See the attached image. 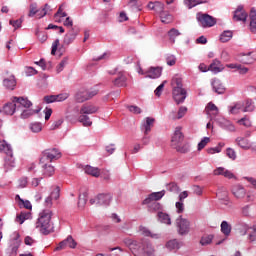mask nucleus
<instances>
[{
	"label": "nucleus",
	"mask_w": 256,
	"mask_h": 256,
	"mask_svg": "<svg viewBox=\"0 0 256 256\" xmlns=\"http://www.w3.org/2000/svg\"><path fill=\"white\" fill-rule=\"evenodd\" d=\"M242 107H243V105L237 103L230 108V113L232 115H237V113H239V111H241Z\"/></svg>",
	"instance_id": "63"
},
{
	"label": "nucleus",
	"mask_w": 256,
	"mask_h": 256,
	"mask_svg": "<svg viewBox=\"0 0 256 256\" xmlns=\"http://www.w3.org/2000/svg\"><path fill=\"white\" fill-rule=\"evenodd\" d=\"M248 14L243 9V6H238L237 9L234 11L233 19L234 21H247Z\"/></svg>",
	"instance_id": "14"
},
{
	"label": "nucleus",
	"mask_w": 256,
	"mask_h": 256,
	"mask_svg": "<svg viewBox=\"0 0 256 256\" xmlns=\"http://www.w3.org/2000/svg\"><path fill=\"white\" fill-rule=\"evenodd\" d=\"M209 141H211V138H209V137H204V138L198 143L197 150H198V151H203V149H205V147H207V144L209 143Z\"/></svg>",
	"instance_id": "54"
},
{
	"label": "nucleus",
	"mask_w": 256,
	"mask_h": 256,
	"mask_svg": "<svg viewBox=\"0 0 256 256\" xmlns=\"http://www.w3.org/2000/svg\"><path fill=\"white\" fill-rule=\"evenodd\" d=\"M183 128L181 126H177L175 128L174 134L172 136V145L175 147L176 145H179V143H183V139H185V136L183 135V132L181 131Z\"/></svg>",
	"instance_id": "12"
},
{
	"label": "nucleus",
	"mask_w": 256,
	"mask_h": 256,
	"mask_svg": "<svg viewBox=\"0 0 256 256\" xmlns=\"http://www.w3.org/2000/svg\"><path fill=\"white\" fill-rule=\"evenodd\" d=\"M43 127L41 126V123L39 122H35L30 124V130L32 131V133H40V131H42Z\"/></svg>",
	"instance_id": "56"
},
{
	"label": "nucleus",
	"mask_w": 256,
	"mask_h": 256,
	"mask_svg": "<svg viewBox=\"0 0 256 256\" xmlns=\"http://www.w3.org/2000/svg\"><path fill=\"white\" fill-rule=\"evenodd\" d=\"M166 248L169 249V251H175V249L181 248V243L179 240L173 239L166 243Z\"/></svg>",
	"instance_id": "39"
},
{
	"label": "nucleus",
	"mask_w": 256,
	"mask_h": 256,
	"mask_svg": "<svg viewBox=\"0 0 256 256\" xmlns=\"http://www.w3.org/2000/svg\"><path fill=\"white\" fill-rule=\"evenodd\" d=\"M166 189L167 191H169L170 193H174L175 195H177V193L181 191V189L179 188V185H177V183L175 182H171L167 184Z\"/></svg>",
	"instance_id": "51"
},
{
	"label": "nucleus",
	"mask_w": 256,
	"mask_h": 256,
	"mask_svg": "<svg viewBox=\"0 0 256 256\" xmlns=\"http://www.w3.org/2000/svg\"><path fill=\"white\" fill-rule=\"evenodd\" d=\"M17 251H19V245H11L6 249V256H17Z\"/></svg>",
	"instance_id": "52"
},
{
	"label": "nucleus",
	"mask_w": 256,
	"mask_h": 256,
	"mask_svg": "<svg viewBox=\"0 0 256 256\" xmlns=\"http://www.w3.org/2000/svg\"><path fill=\"white\" fill-rule=\"evenodd\" d=\"M126 245H128L131 253H133L134 256L139 255L143 251V243L138 242L136 240H126Z\"/></svg>",
	"instance_id": "10"
},
{
	"label": "nucleus",
	"mask_w": 256,
	"mask_h": 256,
	"mask_svg": "<svg viewBox=\"0 0 256 256\" xmlns=\"http://www.w3.org/2000/svg\"><path fill=\"white\" fill-rule=\"evenodd\" d=\"M12 101L13 103L16 104L17 111H23V109H29V107L33 105V103L29 101V99L23 98V97L15 96L12 98Z\"/></svg>",
	"instance_id": "8"
},
{
	"label": "nucleus",
	"mask_w": 256,
	"mask_h": 256,
	"mask_svg": "<svg viewBox=\"0 0 256 256\" xmlns=\"http://www.w3.org/2000/svg\"><path fill=\"white\" fill-rule=\"evenodd\" d=\"M249 229L251 230L248 235L249 241H256V226L249 228V226L247 224H245L244 231L242 232V235H247V231H249Z\"/></svg>",
	"instance_id": "27"
},
{
	"label": "nucleus",
	"mask_w": 256,
	"mask_h": 256,
	"mask_svg": "<svg viewBox=\"0 0 256 256\" xmlns=\"http://www.w3.org/2000/svg\"><path fill=\"white\" fill-rule=\"evenodd\" d=\"M15 111H17V105L12 100V102L6 103L3 106L2 110H0V113H4V115H13Z\"/></svg>",
	"instance_id": "18"
},
{
	"label": "nucleus",
	"mask_w": 256,
	"mask_h": 256,
	"mask_svg": "<svg viewBox=\"0 0 256 256\" xmlns=\"http://www.w3.org/2000/svg\"><path fill=\"white\" fill-rule=\"evenodd\" d=\"M53 212L46 209L39 213L38 220L36 222V229H39L42 235H49L53 231V223L51 222Z\"/></svg>",
	"instance_id": "1"
},
{
	"label": "nucleus",
	"mask_w": 256,
	"mask_h": 256,
	"mask_svg": "<svg viewBox=\"0 0 256 256\" xmlns=\"http://www.w3.org/2000/svg\"><path fill=\"white\" fill-rule=\"evenodd\" d=\"M226 155L227 157H229V159H232V161H235V159H237V153L233 148H227Z\"/></svg>",
	"instance_id": "61"
},
{
	"label": "nucleus",
	"mask_w": 256,
	"mask_h": 256,
	"mask_svg": "<svg viewBox=\"0 0 256 256\" xmlns=\"http://www.w3.org/2000/svg\"><path fill=\"white\" fill-rule=\"evenodd\" d=\"M97 93V90H87L85 88H82L75 94V101L76 103H85V101L93 99V97H95Z\"/></svg>",
	"instance_id": "5"
},
{
	"label": "nucleus",
	"mask_w": 256,
	"mask_h": 256,
	"mask_svg": "<svg viewBox=\"0 0 256 256\" xmlns=\"http://www.w3.org/2000/svg\"><path fill=\"white\" fill-rule=\"evenodd\" d=\"M40 14H41V11L37 10V4H31L28 17H35V15H38L39 17Z\"/></svg>",
	"instance_id": "55"
},
{
	"label": "nucleus",
	"mask_w": 256,
	"mask_h": 256,
	"mask_svg": "<svg viewBox=\"0 0 256 256\" xmlns=\"http://www.w3.org/2000/svg\"><path fill=\"white\" fill-rule=\"evenodd\" d=\"M174 148L176 149V151L178 153H189V151H191V145L189 143H184V144H177L176 146H174Z\"/></svg>",
	"instance_id": "36"
},
{
	"label": "nucleus",
	"mask_w": 256,
	"mask_h": 256,
	"mask_svg": "<svg viewBox=\"0 0 256 256\" xmlns=\"http://www.w3.org/2000/svg\"><path fill=\"white\" fill-rule=\"evenodd\" d=\"M185 115H187V107L181 106L178 110L177 115H175V114L171 115V119L176 121V119H183V117H185Z\"/></svg>",
	"instance_id": "43"
},
{
	"label": "nucleus",
	"mask_w": 256,
	"mask_h": 256,
	"mask_svg": "<svg viewBox=\"0 0 256 256\" xmlns=\"http://www.w3.org/2000/svg\"><path fill=\"white\" fill-rule=\"evenodd\" d=\"M223 69V64H221L219 59H214L213 62L209 65V71L215 74L221 73Z\"/></svg>",
	"instance_id": "24"
},
{
	"label": "nucleus",
	"mask_w": 256,
	"mask_h": 256,
	"mask_svg": "<svg viewBox=\"0 0 256 256\" xmlns=\"http://www.w3.org/2000/svg\"><path fill=\"white\" fill-rule=\"evenodd\" d=\"M66 247H70V249H75L77 247V242H75L73 236H68L67 239L60 242L55 248V251H61V249H65Z\"/></svg>",
	"instance_id": "11"
},
{
	"label": "nucleus",
	"mask_w": 256,
	"mask_h": 256,
	"mask_svg": "<svg viewBox=\"0 0 256 256\" xmlns=\"http://www.w3.org/2000/svg\"><path fill=\"white\" fill-rule=\"evenodd\" d=\"M61 151L57 148H49L42 152L40 163H53L57 159H61Z\"/></svg>",
	"instance_id": "4"
},
{
	"label": "nucleus",
	"mask_w": 256,
	"mask_h": 256,
	"mask_svg": "<svg viewBox=\"0 0 256 256\" xmlns=\"http://www.w3.org/2000/svg\"><path fill=\"white\" fill-rule=\"evenodd\" d=\"M3 86L10 91H13L17 87V80L14 75L9 76L3 80Z\"/></svg>",
	"instance_id": "21"
},
{
	"label": "nucleus",
	"mask_w": 256,
	"mask_h": 256,
	"mask_svg": "<svg viewBox=\"0 0 256 256\" xmlns=\"http://www.w3.org/2000/svg\"><path fill=\"white\" fill-rule=\"evenodd\" d=\"M0 153H5L6 157L4 159V169L5 171H10L15 167V158H13V147L7 141H0Z\"/></svg>",
	"instance_id": "3"
},
{
	"label": "nucleus",
	"mask_w": 256,
	"mask_h": 256,
	"mask_svg": "<svg viewBox=\"0 0 256 256\" xmlns=\"http://www.w3.org/2000/svg\"><path fill=\"white\" fill-rule=\"evenodd\" d=\"M219 126L222 129H225V131L235 132V125L233 123L225 118H222L218 121Z\"/></svg>",
	"instance_id": "23"
},
{
	"label": "nucleus",
	"mask_w": 256,
	"mask_h": 256,
	"mask_svg": "<svg viewBox=\"0 0 256 256\" xmlns=\"http://www.w3.org/2000/svg\"><path fill=\"white\" fill-rule=\"evenodd\" d=\"M139 230H140L141 234L144 235V237H151V239H160L161 238L160 234L151 232V230H149L147 227L140 226Z\"/></svg>",
	"instance_id": "26"
},
{
	"label": "nucleus",
	"mask_w": 256,
	"mask_h": 256,
	"mask_svg": "<svg viewBox=\"0 0 256 256\" xmlns=\"http://www.w3.org/2000/svg\"><path fill=\"white\" fill-rule=\"evenodd\" d=\"M18 204L19 207H24V209H33V205H31V202L29 200L20 199V202Z\"/></svg>",
	"instance_id": "59"
},
{
	"label": "nucleus",
	"mask_w": 256,
	"mask_h": 256,
	"mask_svg": "<svg viewBox=\"0 0 256 256\" xmlns=\"http://www.w3.org/2000/svg\"><path fill=\"white\" fill-rule=\"evenodd\" d=\"M172 85V95L175 103L180 105V103H185L187 99V90L183 88V79L179 75H175L171 80Z\"/></svg>",
	"instance_id": "2"
},
{
	"label": "nucleus",
	"mask_w": 256,
	"mask_h": 256,
	"mask_svg": "<svg viewBox=\"0 0 256 256\" xmlns=\"http://www.w3.org/2000/svg\"><path fill=\"white\" fill-rule=\"evenodd\" d=\"M205 111L210 118H211V112H212V115H214V117H217V115H219V108H217V106L212 102L208 103Z\"/></svg>",
	"instance_id": "31"
},
{
	"label": "nucleus",
	"mask_w": 256,
	"mask_h": 256,
	"mask_svg": "<svg viewBox=\"0 0 256 256\" xmlns=\"http://www.w3.org/2000/svg\"><path fill=\"white\" fill-rule=\"evenodd\" d=\"M79 123H82L83 127H91L93 125V122L89 118V116L85 114H81L78 118Z\"/></svg>",
	"instance_id": "42"
},
{
	"label": "nucleus",
	"mask_w": 256,
	"mask_h": 256,
	"mask_svg": "<svg viewBox=\"0 0 256 256\" xmlns=\"http://www.w3.org/2000/svg\"><path fill=\"white\" fill-rule=\"evenodd\" d=\"M221 232L223 233V235H225V237H229L231 235V224H229V222L227 221H222L221 225Z\"/></svg>",
	"instance_id": "38"
},
{
	"label": "nucleus",
	"mask_w": 256,
	"mask_h": 256,
	"mask_svg": "<svg viewBox=\"0 0 256 256\" xmlns=\"http://www.w3.org/2000/svg\"><path fill=\"white\" fill-rule=\"evenodd\" d=\"M44 101L49 104V103H57V96L56 95H48L44 97Z\"/></svg>",
	"instance_id": "64"
},
{
	"label": "nucleus",
	"mask_w": 256,
	"mask_h": 256,
	"mask_svg": "<svg viewBox=\"0 0 256 256\" xmlns=\"http://www.w3.org/2000/svg\"><path fill=\"white\" fill-rule=\"evenodd\" d=\"M205 3H207V0H184V4L188 9H193V7H197V5H203Z\"/></svg>",
	"instance_id": "40"
},
{
	"label": "nucleus",
	"mask_w": 256,
	"mask_h": 256,
	"mask_svg": "<svg viewBox=\"0 0 256 256\" xmlns=\"http://www.w3.org/2000/svg\"><path fill=\"white\" fill-rule=\"evenodd\" d=\"M179 35H181V32L175 28L170 29L168 32L169 40L171 43H175V38L179 37Z\"/></svg>",
	"instance_id": "53"
},
{
	"label": "nucleus",
	"mask_w": 256,
	"mask_h": 256,
	"mask_svg": "<svg viewBox=\"0 0 256 256\" xmlns=\"http://www.w3.org/2000/svg\"><path fill=\"white\" fill-rule=\"evenodd\" d=\"M197 21L204 29H207L208 27H215V25H217V19L209 14L198 13Z\"/></svg>",
	"instance_id": "6"
},
{
	"label": "nucleus",
	"mask_w": 256,
	"mask_h": 256,
	"mask_svg": "<svg viewBox=\"0 0 256 256\" xmlns=\"http://www.w3.org/2000/svg\"><path fill=\"white\" fill-rule=\"evenodd\" d=\"M157 217L160 223H164L165 225H171V217L169 216V214L158 212Z\"/></svg>",
	"instance_id": "37"
},
{
	"label": "nucleus",
	"mask_w": 256,
	"mask_h": 256,
	"mask_svg": "<svg viewBox=\"0 0 256 256\" xmlns=\"http://www.w3.org/2000/svg\"><path fill=\"white\" fill-rule=\"evenodd\" d=\"M84 171L87 175H91L92 177H99V175H101V170L97 167L86 166Z\"/></svg>",
	"instance_id": "35"
},
{
	"label": "nucleus",
	"mask_w": 256,
	"mask_h": 256,
	"mask_svg": "<svg viewBox=\"0 0 256 256\" xmlns=\"http://www.w3.org/2000/svg\"><path fill=\"white\" fill-rule=\"evenodd\" d=\"M153 123H155V118L146 117V122L143 124L145 135H149V132H151V128L153 127Z\"/></svg>",
	"instance_id": "33"
},
{
	"label": "nucleus",
	"mask_w": 256,
	"mask_h": 256,
	"mask_svg": "<svg viewBox=\"0 0 256 256\" xmlns=\"http://www.w3.org/2000/svg\"><path fill=\"white\" fill-rule=\"evenodd\" d=\"M69 99V93L64 92L56 95V102L61 103L63 101H67Z\"/></svg>",
	"instance_id": "60"
},
{
	"label": "nucleus",
	"mask_w": 256,
	"mask_h": 256,
	"mask_svg": "<svg viewBox=\"0 0 256 256\" xmlns=\"http://www.w3.org/2000/svg\"><path fill=\"white\" fill-rule=\"evenodd\" d=\"M21 119H29V117L35 115V113H39V110H33L29 108H24L19 110Z\"/></svg>",
	"instance_id": "32"
},
{
	"label": "nucleus",
	"mask_w": 256,
	"mask_h": 256,
	"mask_svg": "<svg viewBox=\"0 0 256 256\" xmlns=\"http://www.w3.org/2000/svg\"><path fill=\"white\" fill-rule=\"evenodd\" d=\"M239 125H243L244 127H251V120L249 117L245 116L242 119L238 120Z\"/></svg>",
	"instance_id": "62"
},
{
	"label": "nucleus",
	"mask_w": 256,
	"mask_h": 256,
	"mask_svg": "<svg viewBox=\"0 0 256 256\" xmlns=\"http://www.w3.org/2000/svg\"><path fill=\"white\" fill-rule=\"evenodd\" d=\"M160 19L163 23H165L166 25L171 23L173 21V16L167 12V11H163L161 14H160Z\"/></svg>",
	"instance_id": "45"
},
{
	"label": "nucleus",
	"mask_w": 256,
	"mask_h": 256,
	"mask_svg": "<svg viewBox=\"0 0 256 256\" xmlns=\"http://www.w3.org/2000/svg\"><path fill=\"white\" fill-rule=\"evenodd\" d=\"M163 73V68L161 67H150L146 71V77L148 79H159Z\"/></svg>",
	"instance_id": "13"
},
{
	"label": "nucleus",
	"mask_w": 256,
	"mask_h": 256,
	"mask_svg": "<svg viewBox=\"0 0 256 256\" xmlns=\"http://www.w3.org/2000/svg\"><path fill=\"white\" fill-rule=\"evenodd\" d=\"M75 39H77V31H75V28H71L64 36V44L71 45Z\"/></svg>",
	"instance_id": "25"
},
{
	"label": "nucleus",
	"mask_w": 256,
	"mask_h": 256,
	"mask_svg": "<svg viewBox=\"0 0 256 256\" xmlns=\"http://www.w3.org/2000/svg\"><path fill=\"white\" fill-rule=\"evenodd\" d=\"M250 31L251 33H256V9L251 8L250 10Z\"/></svg>",
	"instance_id": "28"
},
{
	"label": "nucleus",
	"mask_w": 256,
	"mask_h": 256,
	"mask_svg": "<svg viewBox=\"0 0 256 256\" xmlns=\"http://www.w3.org/2000/svg\"><path fill=\"white\" fill-rule=\"evenodd\" d=\"M88 196H89V194L87 192H84L79 195V198H78L79 209H83V207H85V205H87V197Z\"/></svg>",
	"instance_id": "46"
},
{
	"label": "nucleus",
	"mask_w": 256,
	"mask_h": 256,
	"mask_svg": "<svg viewBox=\"0 0 256 256\" xmlns=\"http://www.w3.org/2000/svg\"><path fill=\"white\" fill-rule=\"evenodd\" d=\"M212 241H213V235L203 236L200 240V244L203 246L210 245Z\"/></svg>",
	"instance_id": "58"
},
{
	"label": "nucleus",
	"mask_w": 256,
	"mask_h": 256,
	"mask_svg": "<svg viewBox=\"0 0 256 256\" xmlns=\"http://www.w3.org/2000/svg\"><path fill=\"white\" fill-rule=\"evenodd\" d=\"M233 39V32L226 30L220 35L221 43H227V41H231Z\"/></svg>",
	"instance_id": "47"
},
{
	"label": "nucleus",
	"mask_w": 256,
	"mask_h": 256,
	"mask_svg": "<svg viewBox=\"0 0 256 256\" xmlns=\"http://www.w3.org/2000/svg\"><path fill=\"white\" fill-rule=\"evenodd\" d=\"M224 147H225V143L220 142V143H218V145L216 147L208 148L207 153H209V155H215V153H221V151Z\"/></svg>",
	"instance_id": "48"
},
{
	"label": "nucleus",
	"mask_w": 256,
	"mask_h": 256,
	"mask_svg": "<svg viewBox=\"0 0 256 256\" xmlns=\"http://www.w3.org/2000/svg\"><path fill=\"white\" fill-rule=\"evenodd\" d=\"M40 165L43 169V175L45 177H53V175L55 174V167L51 165V162L40 163Z\"/></svg>",
	"instance_id": "17"
},
{
	"label": "nucleus",
	"mask_w": 256,
	"mask_h": 256,
	"mask_svg": "<svg viewBox=\"0 0 256 256\" xmlns=\"http://www.w3.org/2000/svg\"><path fill=\"white\" fill-rule=\"evenodd\" d=\"M176 227L179 235H189V231H191V222L183 218V216H179L176 219Z\"/></svg>",
	"instance_id": "7"
},
{
	"label": "nucleus",
	"mask_w": 256,
	"mask_h": 256,
	"mask_svg": "<svg viewBox=\"0 0 256 256\" xmlns=\"http://www.w3.org/2000/svg\"><path fill=\"white\" fill-rule=\"evenodd\" d=\"M163 197H165V190H162L159 192H153V193L149 194L148 197H146L143 200L142 205H149L153 202L161 201V199H163Z\"/></svg>",
	"instance_id": "9"
},
{
	"label": "nucleus",
	"mask_w": 256,
	"mask_h": 256,
	"mask_svg": "<svg viewBox=\"0 0 256 256\" xmlns=\"http://www.w3.org/2000/svg\"><path fill=\"white\" fill-rule=\"evenodd\" d=\"M99 111V108L95 105L84 104L80 109V115H93Z\"/></svg>",
	"instance_id": "16"
},
{
	"label": "nucleus",
	"mask_w": 256,
	"mask_h": 256,
	"mask_svg": "<svg viewBox=\"0 0 256 256\" xmlns=\"http://www.w3.org/2000/svg\"><path fill=\"white\" fill-rule=\"evenodd\" d=\"M29 217H31V213L21 212L16 216V221L17 223H20V225H23V223H25Z\"/></svg>",
	"instance_id": "49"
},
{
	"label": "nucleus",
	"mask_w": 256,
	"mask_h": 256,
	"mask_svg": "<svg viewBox=\"0 0 256 256\" xmlns=\"http://www.w3.org/2000/svg\"><path fill=\"white\" fill-rule=\"evenodd\" d=\"M113 200V196L111 194H99L97 196V205H110Z\"/></svg>",
	"instance_id": "20"
},
{
	"label": "nucleus",
	"mask_w": 256,
	"mask_h": 256,
	"mask_svg": "<svg viewBox=\"0 0 256 256\" xmlns=\"http://www.w3.org/2000/svg\"><path fill=\"white\" fill-rule=\"evenodd\" d=\"M236 143L241 147V149H245L246 151L251 149V142L247 138L238 137L236 138Z\"/></svg>",
	"instance_id": "29"
},
{
	"label": "nucleus",
	"mask_w": 256,
	"mask_h": 256,
	"mask_svg": "<svg viewBox=\"0 0 256 256\" xmlns=\"http://www.w3.org/2000/svg\"><path fill=\"white\" fill-rule=\"evenodd\" d=\"M146 205H148V211L150 213H156V211H161L162 209L161 203L159 202H151L150 204Z\"/></svg>",
	"instance_id": "50"
},
{
	"label": "nucleus",
	"mask_w": 256,
	"mask_h": 256,
	"mask_svg": "<svg viewBox=\"0 0 256 256\" xmlns=\"http://www.w3.org/2000/svg\"><path fill=\"white\" fill-rule=\"evenodd\" d=\"M166 63H167V65H169V67H173V65H175V63H177V58L173 54H168L166 56Z\"/></svg>",
	"instance_id": "57"
},
{
	"label": "nucleus",
	"mask_w": 256,
	"mask_h": 256,
	"mask_svg": "<svg viewBox=\"0 0 256 256\" xmlns=\"http://www.w3.org/2000/svg\"><path fill=\"white\" fill-rule=\"evenodd\" d=\"M141 256H155V248L153 245L146 244L142 248V255Z\"/></svg>",
	"instance_id": "34"
},
{
	"label": "nucleus",
	"mask_w": 256,
	"mask_h": 256,
	"mask_svg": "<svg viewBox=\"0 0 256 256\" xmlns=\"http://www.w3.org/2000/svg\"><path fill=\"white\" fill-rule=\"evenodd\" d=\"M217 197L221 205H225L226 207H231V201L229 200V195L227 194V192H224V197H221V193H217Z\"/></svg>",
	"instance_id": "44"
},
{
	"label": "nucleus",
	"mask_w": 256,
	"mask_h": 256,
	"mask_svg": "<svg viewBox=\"0 0 256 256\" xmlns=\"http://www.w3.org/2000/svg\"><path fill=\"white\" fill-rule=\"evenodd\" d=\"M232 194L236 199H243L247 195V191L242 185L236 184L232 186Z\"/></svg>",
	"instance_id": "15"
},
{
	"label": "nucleus",
	"mask_w": 256,
	"mask_h": 256,
	"mask_svg": "<svg viewBox=\"0 0 256 256\" xmlns=\"http://www.w3.org/2000/svg\"><path fill=\"white\" fill-rule=\"evenodd\" d=\"M148 9H151L152 11H155L156 13H159L161 15L163 11H165V4L160 1L149 2Z\"/></svg>",
	"instance_id": "19"
},
{
	"label": "nucleus",
	"mask_w": 256,
	"mask_h": 256,
	"mask_svg": "<svg viewBox=\"0 0 256 256\" xmlns=\"http://www.w3.org/2000/svg\"><path fill=\"white\" fill-rule=\"evenodd\" d=\"M212 88H213V91L218 95H223V93H225V86L219 79H214L212 81Z\"/></svg>",
	"instance_id": "22"
},
{
	"label": "nucleus",
	"mask_w": 256,
	"mask_h": 256,
	"mask_svg": "<svg viewBox=\"0 0 256 256\" xmlns=\"http://www.w3.org/2000/svg\"><path fill=\"white\" fill-rule=\"evenodd\" d=\"M256 61V54L253 52H249L248 54L244 55V58L242 59V63L245 65H251V63H255Z\"/></svg>",
	"instance_id": "41"
},
{
	"label": "nucleus",
	"mask_w": 256,
	"mask_h": 256,
	"mask_svg": "<svg viewBox=\"0 0 256 256\" xmlns=\"http://www.w3.org/2000/svg\"><path fill=\"white\" fill-rule=\"evenodd\" d=\"M113 84L115 87H127V77L123 74H119L117 78L114 79Z\"/></svg>",
	"instance_id": "30"
}]
</instances>
